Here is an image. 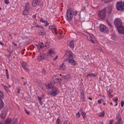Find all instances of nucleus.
<instances>
[{"instance_id": "c9c22d12", "label": "nucleus", "mask_w": 124, "mask_h": 124, "mask_svg": "<svg viewBox=\"0 0 124 124\" xmlns=\"http://www.w3.org/2000/svg\"><path fill=\"white\" fill-rule=\"evenodd\" d=\"M3 96V93L0 91V99H1V98H2Z\"/></svg>"}, {"instance_id": "473e14b6", "label": "nucleus", "mask_w": 124, "mask_h": 124, "mask_svg": "<svg viewBox=\"0 0 124 124\" xmlns=\"http://www.w3.org/2000/svg\"><path fill=\"white\" fill-rule=\"evenodd\" d=\"M82 97L81 98V101H85L84 95V93L83 94Z\"/></svg>"}, {"instance_id": "4be33fe9", "label": "nucleus", "mask_w": 124, "mask_h": 124, "mask_svg": "<svg viewBox=\"0 0 124 124\" xmlns=\"http://www.w3.org/2000/svg\"><path fill=\"white\" fill-rule=\"evenodd\" d=\"M29 6V4L28 2L27 3L25 6V9H27V10H29V9L30 8Z\"/></svg>"}, {"instance_id": "052dcab7", "label": "nucleus", "mask_w": 124, "mask_h": 124, "mask_svg": "<svg viewBox=\"0 0 124 124\" xmlns=\"http://www.w3.org/2000/svg\"><path fill=\"white\" fill-rule=\"evenodd\" d=\"M0 44L1 45V46L2 47H3V45H4V44H3V43H1V42H0Z\"/></svg>"}, {"instance_id": "f257e3e1", "label": "nucleus", "mask_w": 124, "mask_h": 124, "mask_svg": "<svg viewBox=\"0 0 124 124\" xmlns=\"http://www.w3.org/2000/svg\"><path fill=\"white\" fill-rule=\"evenodd\" d=\"M76 16L78 12L76 10L74 12L71 8H69L67 10L66 12L67 19L68 21L71 20L73 16L72 14Z\"/></svg>"}, {"instance_id": "e433bc0d", "label": "nucleus", "mask_w": 124, "mask_h": 124, "mask_svg": "<svg viewBox=\"0 0 124 124\" xmlns=\"http://www.w3.org/2000/svg\"><path fill=\"white\" fill-rule=\"evenodd\" d=\"M42 2L39 0H37V5L39 6L40 5Z\"/></svg>"}, {"instance_id": "412c9836", "label": "nucleus", "mask_w": 124, "mask_h": 124, "mask_svg": "<svg viewBox=\"0 0 124 124\" xmlns=\"http://www.w3.org/2000/svg\"><path fill=\"white\" fill-rule=\"evenodd\" d=\"M64 64V63L62 64V65L60 66V67L59 68L60 69H62L64 70L65 69L66 67Z\"/></svg>"}, {"instance_id": "ea45409f", "label": "nucleus", "mask_w": 124, "mask_h": 124, "mask_svg": "<svg viewBox=\"0 0 124 124\" xmlns=\"http://www.w3.org/2000/svg\"><path fill=\"white\" fill-rule=\"evenodd\" d=\"M70 75L69 74H67L64 76V77H66L67 78H69L70 77Z\"/></svg>"}, {"instance_id": "6ab92c4d", "label": "nucleus", "mask_w": 124, "mask_h": 124, "mask_svg": "<svg viewBox=\"0 0 124 124\" xmlns=\"http://www.w3.org/2000/svg\"><path fill=\"white\" fill-rule=\"evenodd\" d=\"M87 38L90 41L92 42L93 43H94L95 42L94 41L93 38L90 36H88L87 37Z\"/></svg>"}, {"instance_id": "a878e982", "label": "nucleus", "mask_w": 124, "mask_h": 124, "mask_svg": "<svg viewBox=\"0 0 124 124\" xmlns=\"http://www.w3.org/2000/svg\"><path fill=\"white\" fill-rule=\"evenodd\" d=\"M105 113L104 111H103L102 112H101L100 114L98 115L99 117H103L104 116Z\"/></svg>"}, {"instance_id": "cd10ccee", "label": "nucleus", "mask_w": 124, "mask_h": 124, "mask_svg": "<svg viewBox=\"0 0 124 124\" xmlns=\"http://www.w3.org/2000/svg\"><path fill=\"white\" fill-rule=\"evenodd\" d=\"M54 53L53 52L52 50L51 49H50L48 51V54L50 55V56H51L52 55V54H54Z\"/></svg>"}, {"instance_id": "5fc2aeb1", "label": "nucleus", "mask_w": 124, "mask_h": 124, "mask_svg": "<svg viewBox=\"0 0 124 124\" xmlns=\"http://www.w3.org/2000/svg\"><path fill=\"white\" fill-rule=\"evenodd\" d=\"M98 102L99 104H100L101 103V100H99L98 101Z\"/></svg>"}, {"instance_id": "4c0bfd02", "label": "nucleus", "mask_w": 124, "mask_h": 124, "mask_svg": "<svg viewBox=\"0 0 124 124\" xmlns=\"http://www.w3.org/2000/svg\"><path fill=\"white\" fill-rule=\"evenodd\" d=\"M27 9H25L24 10L23 12V14H26V13H27V12L29 10H26Z\"/></svg>"}, {"instance_id": "37998d69", "label": "nucleus", "mask_w": 124, "mask_h": 124, "mask_svg": "<svg viewBox=\"0 0 124 124\" xmlns=\"http://www.w3.org/2000/svg\"><path fill=\"white\" fill-rule=\"evenodd\" d=\"M6 75L7 76V78L8 79L9 78V76H8V70L6 69Z\"/></svg>"}, {"instance_id": "4d7b16f0", "label": "nucleus", "mask_w": 124, "mask_h": 124, "mask_svg": "<svg viewBox=\"0 0 124 124\" xmlns=\"http://www.w3.org/2000/svg\"><path fill=\"white\" fill-rule=\"evenodd\" d=\"M42 73L45 74V70L44 69H43L42 71Z\"/></svg>"}, {"instance_id": "a18cd8bd", "label": "nucleus", "mask_w": 124, "mask_h": 124, "mask_svg": "<svg viewBox=\"0 0 124 124\" xmlns=\"http://www.w3.org/2000/svg\"><path fill=\"white\" fill-rule=\"evenodd\" d=\"M4 2L6 4H8L9 3V2L8 0H5Z\"/></svg>"}, {"instance_id": "c85d7f7f", "label": "nucleus", "mask_w": 124, "mask_h": 124, "mask_svg": "<svg viewBox=\"0 0 124 124\" xmlns=\"http://www.w3.org/2000/svg\"><path fill=\"white\" fill-rule=\"evenodd\" d=\"M82 115L83 116V118L85 119V118L86 117L85 116L86 114L85 112V111L82 112Z\"/></svg>"}, {"instance_id": "72a5a7b5", "label": "nucleus", "mask_w": 124, "mask_h": 124, "mask_svg": "<svg viewBox=\"0 0 124 124\" xmlns=\"http://www.w3.org/2000/svg\"><path fill=\"white\" fill-rule=\"evenodd\" d=\"M39 46L41 48L44 46V44L43 42H41L39 44Z\"/></svg>"}, {"instance_id": "8fccbe9b", "label": "nucleus", "mask_w": 124, "mask_h": 124, "mask_svg": "<svg viewBox=\"0 0 124 124\" xmlns=\"http://www.w3.org/2000/svg\"><path fill=\"white\" fill-rule=\"evenodd\" d=\"M113 121L114 120L113 119L110 120L109 122L110 124H112V123H113Z\"/></svg>"}, {"instance_id": "3c124183", "label": "nucleus", "mask_w": 124, "mask_h": 124, "mask_svg": "<svg viewBox=\"0 0 124 124\" xmlns=\"http://www.w3.org/2000/svg\"><path fill=\"white\" fill-rule=\"evenodd\" d=\"M9 49H10V48H9V49H8V52H9V54H11L12 53V52L13 51V50H12L11 51H10V50H9Z\"/></svg>"}, {"instance_id": "0eeeda50", "label": "nucleus", "mask_w": 124, "mask_h": 124, "mask_svg": "<svg viewBox=\"0 0 124 124\" xmlns=\"http://www.w3.org/2000/svg\"><path fill=\"white\" fill-rule=\"evenodd\" d=\"M114 24L116 27L118 28L122 25V23L120 19L116 18L115 20Z\"/></svg>"}, {"instance_id": "a211bd4d", "label": "nucleus", "mask_w": 124, "mask_h": 124, "mask_svg": "<svg viewBox=\"0 0 124 124\" xmlns=\"http://www.w3.org/2000/svg\"><path fill=\"white\" fill-rule=\"evenodd\" d=\"M40 21L41 22H42L45 24L46 26H47L49 24V23L47 22V21L46 20H44L42 19H40Z\"/></svg>"}, {"instance_id": "c756f323", "label": "nucleus", "mask_w": 124, "mask_h": 124, "mask_svg": "<svg viewBox=\"0 0 124 124\" xmlns=\"http://www.w3.org/2000/svg\"><path fill=\"white\" fill-rule=\"evenodd\" d=\"M116 118L118 119H122L121 117L120 116V114L118 113L117 114L116 116Z\"/></svg>"}, {"instance_id": "6e6d98bb", "label": "nucleus", "mask_w": 124, "mask_h": 124, "mask_svg": "<svg viewBox=\"0 0 124 124\" xmlns=\"http://www.w3.org/2000/svg\"><path fill=\"white\" fill-rule=\"evenodd\" d=\"M58 57V56H57V55L55 57V58L54 59V60L55 61L56 59H57Z\"/></svg>"}, {"instance_id": "864d4df0", "label": "nucleus", "mask_w": 124, "mask_h": 124, "mask_svg": "<svg viewBox=\"0 0 124 124\" xmlns=\"http://www.w3.org/2000/svg\"><path fill=\"white\" fill-rule=\"evenodd\" d=\"M68 121L67 120H65L63 122V124H67Z\"/></svg>"}, {"instance_id": "6e6552de", "label": "nucleus", "mask_w": 124, "mask_h": 124, "mask_svg": "<svg viewBox=\"0 0 124 124\" xmlns=\"http://www.w3.org/2000/svg\"><path fill=\"white\" fill-rule=\"evenodd\" d=\"M117 30L118 32L122 34H124V26L122 25L117 28Z\"/></svg>"}, {"instance_id": "1a4fd4ad", "label": "nucleus", "mask_w": 124, "mask_h": 124, "mask_svg": "<svg viewBox=\"0 0 124 124\" xmlns=\"http://www.w3.org/2000/svg\"><path fill=\"white\" fill-rule=\"evenodd\" d=\"M108 9L106 10L107 11L108 13L109 14L111 13L112 10V4H109L107 6Z\"/></svg>"}, {"instance_id": "79ce46f5", "label": "nucleus", "mask_w": 124, "mask_h": 124, "mask_svg": "<svg viewBox=\"0 0 124 124\" xmlns=\"http://www.w3.org/2000/svg\"><path fill=\"white\" fill-rule=\"evenodd\" d=\"M96 76V74H95L94 73H92L90 74V77H95Z\"/></svg>"}, {"instance_id": "dca6fc26", "label": "nucleus", "mask_w": 124, "mask_h": 124, "mask_svg": "<svg viewBox=\"0 0 124 124\" xmlns=\"http://www.w3.org/2000/svg\"><path fill=\"white\" fill-rule=\"evenodd\" d=\"M46 33V32L45 30H42L40 31L39 33V34L40 35L44 36Z\"/></svg>"}, {"instance_id": "393cba45", "label": "nucleus", "mask_w": 124, "mask_h": 124, "mask_svg": "<svg viewBox=\"0 0 124 124\" xmlns=\"http://www.w3.org/2000/svg\"><path fill=\"white\" fill-rule=\"evenodd\" d=\"M32 5L33 7H35L37 5V2L36 0H34L33 1Z\"/></svg>"}, {"instance_id": "c03bdc74", "label": "nucleus", "mask_w": 124, "mask_h": 124, "mask_svg": "<svg viewBox=\"0 0 124 124\" xmlns=\"http://www.w3.org/2000/svg\"><path fill=\"white\" fill-rule=\"evenodd\" d=\"M102 1H103L106 4L108 3L109 1V0H101Z\"/></svg>"}, {"instance_id": "2f4dec72", "label": "nucleus", "mask_w": 124, "mask_h": 124, "mask_svg": "<svg viewBox=\"0 0 124 124\" xmlns=\"http://www.w3.org/2000/svg\"><path fill=\"white\" fill-rule=\"evenodd\" d=\"M118 122L119 124H123V122L122 120V119H118V121L117 122V123H118Z\"/></svg>"}, {"instance_id": "338daca9", "label": "nucleus", "mask_w": 124, "mask_h": 124, "mask_svg": "<svg viewBox=\"0 0 124 124\" xmlns=\"http://www.w3.org/2000/svg\"><path fill=\"white\" fill-rule=\"evenodd\" d=\"M13 43L14 45L15 46H17V44L13 42Z\"/></svg>"}, {"instance_id": "774afa93", "label": "nucleus", "mask_w": 124, "mask_h": 124, "mask_svg": "<svg viewBox=\"0 0 124 124\" xmlns=\"http://www.w3.org/2000/svg\"><path fill=\"white\" fill-rule=\"evenodd\" d=\"M87 76H89L90 77V74H88Z\"/></svg>"}, {"instance_id": "603ef678", "label": "nucleus", "mask_w": 124, "mask_h": 124, "mask_svg": "<svg viewBox=\"0 0 124 124\" xmlns=\"http://www.w3.org/2000/svg\"><path fill=\"white\" fill-rule=\"evenodd\" d=\"M84 9H83L84 11V10H85V12H87V8H86V7H85L84 8Z\"/></svg>"}, {"instance_id": "f704fd0d", "label": "nucleus", "mask_w": 124, "mask_h": 124, "mask_svg": "<svg viewBox=\"0 0 124 124\" xmlns=\"http://www.w3.org/2000/svg\"><path fill=\"white\" fill-rule=\"evenodd\" d=\"M108 96L110 98H112L113 97V95L111 94V93L108 91Z\"/></svg>"}, {"instance_id": "f8f14e48", "label": "nucleus", "mask_w": 124, "mask_h": 124, "mask_svg": "<svg viewBox=\"0 0 124 124\" xmlns=\"http://www.w3.org/2000/svg\"><path fill=\"white\" fill-rule=\"evenodd\" d=\"M59 93V92L58 91L52 92V93H50V95H52L53 96H54L57 95Z\"/></svg>"}, {"instance_id": "7c9ffc66", "label": "nucleus", "mask_w": 124, "mask_h": 124, "mask_svg": "<svg viewBox=\"0 0 124 124\" xmlns=\"http://www.w3.org/2000/svg\"><path fill=\"white\" fill-rule=\"evenodd\" d=\"M61 120L59 118H58L56 120V123L57 124H62V123L60 124Z\"/></svg>"}, {"instance_id": "f03ea898", "label": "nucleus", "mask_w": 124, "mask_h": 124, "mask_svg": "<svg viewBox=\"0 0 124 124\" xmlns=\"http://www.w3.org/2000/svg\"><path fill=\"white\" fill-rule=\"evenodd\" d=\"M67 53L69 54V59L68 60L69 63L73 65H76V62L75 61L73 60V56L72 52L68 50L67 51Z\"/></svg>"}, {"instance_id": "423d86ee", "label": "nucleus", "mask_w": 124, "mask_h": 124, "mask_svg": "<svg viewBox=\"0 0 124 124\" xmlns=\"http://www.w3.org/2000/svg\"><path fill=\"white\" fill-rule=\"evenodd\" d=\"M100 31L105 33H107L109 32L108 28L103 24H101L99 26Z\"/></svg>"}, {"instance_id": "4468645a", "label": "nucleus", "mask_w": 124, "mask_h": 124, "mask_svg": "<svg viewBox=\"0 0 124 124\" xmlns=\"http://www.w3.org/2000/svg\"><path fill=\"white\" fill-rule=\"evenodd\" d=\"M49 28L50 30L52 31L53 32V30H54V31L55 32L56 29V28H55V26L54 25L50 26Z\"/></svg>"}, {"instance_id": "b1692460", "label": "nucleus", "mask_w": 124, "mask_h": 124, "mask_svg": "<svg viewBox=\"0 0 124 124\" xmlns=\"http://www.w3.org/2000/svg\"><path fill=\"white\" fill-rule=\"evenodd\" d=\"M52 89V92H54L56 91H58V89L57 88L54 87V86L51 88Z\"/></svg>"}, {"instance_id": "58836bf2", "label": "nucleus", "mask_w": 124, "mask_h": 124, "mask_svg": "<svg viewBox=\"0 0 124 124\" xmlns=\"http://www.w3.org/2000/svg\"><path fill=\"white\" fill-rule=\"evenodd\" d=\"M107 22L108 23V24L110 26V27H112V24L110 23H109V20L107 18Z\"/></svg>"}, {"instance_id": "13d9d810", "label": "nucleus", "mask_w": 124, "mask_h": 124, "mask_svg": "<svg viewBox=\"0 0 124 124\" xmlns=\"http://www.w3.org/2000/svg\"><path fill=\"white\" fill-rule=\"evenodd\" d=\"M36 17V14L33 15L32 16V17L34 18H35Z\"/></svg>"}, {"instance_id": "2eb2a0df", "label": "nucleus", "mask_w": 124, "mask_h": 124, "mask_svg": "<svg viewBox=\"0 0 124 124\" xmlns=\"http://www.w3.org/2000/svg\"><path fill=\"white\" fill-rule=\"evenodd\" d=\"M4 106V102L1 99H0V110L2 109Z\"/></svg>"}, {"instance_id": "9b49d317", "label": "nucleus", "mask_w": 124, "mask_h": 124, "mask_svg": "<svg viewBox=\"0 0 124 124\" xmlns=\"http://www.w3.org/2000/svg\"><path fill=\"white\" fill-rule=\"evenodd\" d=\"M7 111L5 112L3 111L2 112V113L0 114V117L2 119L5 118L7 114Z\"/></svg>"}, {"instance_id": "5701e85b", "label": "nucleus", "mask_w": 124, "mask_h": 124, "mask_svg": "<svg viewBox=\"0 0 124 124\" xmlns=\"http://www.w3.org/2000/svg\"><path fill=\"white\" fill-rule=\"evenodd\" d=\"M71 48H74V46L73 41H71L70 43L69 44Z\"/></svg>"}, {"instance_id": "aec40b11", "label": "nucleus", "mask_w": 124, "mask_h": 124, "mask_svg": "<svg viewBox=\"0 0 124 124\" xmlns=\"http://www.w3.org/2000/svg\"><path fill=\"white\" fill-rule=\"evenodd\" d=\"M95 49L97 51H100L101 50V48L98 46H96L94 47Z\"/></svg>"}, {"instance_id": "680f3d73", "label": "nucleus", "mask_w": 124, "mask_h": 124, "mask_svg": "<svg viewBox=\"0 0 124 124\" xmlns=\"http://www.w3.org/2000/svg\"><path fill=\"white\" fill-rule=\"evenodd\" d=\"M36 26L37 27H39V28H41V26H39L38 25H36Z\"/></svg>"}, {"instance_id": "de8ad7c7", "label": "nucleus", "mask_w": 124, "mask_h": 124, "mask_svg": "<svg viewBox=\"0 0 124 124\" xmlns=\"http://www.w3.org/2000/svg\"><path fill=\"white\" fill-rule=\"evenodd\" d=\"M124 105V102L122 101H121V106L122 107H123Z\"/></svg>"}, {"instance_id": "7ed1b4c3", "label": "nucleus", "mask_w": 124, "mask_h": 124, "mask_svg": "<svg viewBox=\"0 0 124 124\" xmlns=\"http://www.w3.org/2000/svg\"><path fill=\"white\" fill-rule=\"evenodd\" d=\"M116 7L118 10L122 11L124 10V2H117Z\"/></svg>"}, {"instance_id": "bb28decb", "label": "nucleus", "mask_w": 124, "mask_h": 124, "mask_svg": "<svg viewBox=\"0 0 124 124\" xmlns=\"http://www.w3.org/2000/svg\"><path fill=\"white\" fill-rule=\"evenodd\" d=\"M37 98L38 101L39 102V104L41 105H42V102L41 101V100L42 99V98H41L39 96H38Z\"/></svg>"}, {"instance_id": "20e7f679", "label": "nucleus", "mask_w": 124, "mask_h": 124, "mask_svg": "<svg viewBox=\"0 0 124 124\" xmlns=\"http://www.w3.org/2000/svg\"><path fill=\"white\" fill-rule=\"evenodd\" d=\"M17 119H14L12 122H11V119L10 118H7L5 120L4 124H17ZM0 124H2L0 122Z\"/></svg>"}, {"instance_id": "0e129e2a", "label": "nucleus", "mask_w": 124, "mask_h": 124, "mask_svg": "<svg viewBox=\"0 0 124 124\" xmlns=\"http://www.w3.org/2000/svg\"><path fill=\"white\" fill-rule=\"evenodd\" d=\"M44 96H45V95H44V94H43L42 95V98H43V99H45V98H44Z\"/></svg>"}, {"instance_id": "a19ab883", "label": "nucleus", "mask_w": 124, "mask_h": 124, "mask_svg": "<svg viewBox=\"0 0 124 124\" xmlns=\"http://www.w3.org/2000/svg\"><path fill=\"white\" fill-rule=\"evenodd\" d=\"M76 116L78 118H79L80 116V114L79 112H78V113H77L76 114Z\"/></svg>"}, {"instance_id": "9d476101", "label": "nucleus", "mask_w": 124, "mask_h": 124, "mask_svg": "<svg viewBox=\"0 0 124 124\" xmlns=\"http://www.w3.org/2000/svg\"><path fill=\"white\" fill-rule=\"evenodd\" d=\"M22 67L25 70H28V64L26 63L23 62L22 63Z\"/></svg>"}, {"instance_id": "e2e57ef3", "label": "nucleus", "mask_w": 124, "mask_h": 124, "mask_svg": "<svg viewBox=\"0 0 124 124\" xmlns=\"http://www.w3.org/2000/svg\"><path fill=\"white\" fill-rule=\"evenodd\" d=\"M5 88L6 90H7V89H8L7 87L6 86H5Z\"/></svg>"}, {"instance_id": "49530a36", "label": "nucleus", "mask_w": 124, "mask_h": 124, "mask_svg": "<svg viewBox=\"0 0 124 124\" xmlns=\"http://www.w3.org/2000/svg\"><path fill=\"white\" fill-rule=\"evenodd\" d=\"M20 88L19 87H18L17 88V93H20Z\"/></svg>"}, {"instance_id": "ddd939ff", "label": "nucleus", "mask_w": 124, "mask_h": 124, "mask_svg": "<svg viewBox=\"0 0 124 124\" xmlns=\"http://www.w3.org/2000/svg\"><path fill=\"white\" fill-rule=\"evenodd\" d=\"M45 54L44 53H42V54H40L39 56V58H40V59L42 60V59H45L46 56L45 55Z\"/></svg>"}, {"instance_id": "39448f33", "label": "nucleus", "mask_w": 124, "mask_h": 124, "mask_svg": "<svg viewBox=\"0 0 124 124\" xmlns=\"http://www.w3.org/2000/svg\"><path fill=\"white\" fill-rule=\"evenodd\" d=\"M106 9L105 8L100 11L98 15L99 17L101 19L104 18L106 16Z\"/></svg>"}, {"instance_id": "69168bd1", "label": "nucleus", "mask_w": 124, "mask_h": 124, "mask_svg": "<svg viewBox=\"0 0 124 124\" xmlns=\"http://www.w3.org/2000/svg\"><path fill=\"white\" fill-rule=\"evenodd\" d=\"M88 98L89 100H92V98L91 97H89Z\"/></svg>"}, {"instance_id": "09e8293b", "label": "nucleus", "mask_w": 124, "mask_h": 124, "mask_svg": "<svg viewBox=\"0 0 124 124\" xmlns=\"http://www.w3.org/2000/svg\"><path fill=\"white\" fill-rule=\"evenodd\" d=\"M25 111L26 113L28 115H30L29 112H28L26 109H25Z\"/></svg>"}, {"instance_id": "f3484780", "label": "nucleus", "mask_w": 124, "mask_h": 124, "mask_svg": "<svg viewBox=\"0 0 124 124\" xmlns=\"http://www.w3.org/2000/svg\"><path fill=\"white\" fill-rule=\"evenodd\" d=\"M46 86L47 88H48V89H51L53 86L52 84L51 83L46 84Z\"/></svg>"}, {"instance_id": "bf43d9fd", "label": "nucleus", "mask_w": 124, "mask_h": 124, "mask_svg": "<svg viewBox=\"0 0 124 124\" xmlns=\"http://www.w3.org/2000/svg\"><path fill=\"white\" fill-rule=\"evenodd\" d=\"M114 100H115V101L114 100V101H115V102H117V100H118V98H117V99H114Z\"/></svg>"}]
</instances>
